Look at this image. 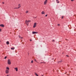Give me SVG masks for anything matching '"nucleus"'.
<instances>
[{"mask_svg":"<svg viewBox=\"0 0 76 76\" xmlns=\"http://www.w3.org/2000/svg\"><path fill=\"white\" fill-rule=\"evenodd\" d=\"M8 64L9 65L11 64V62H10V59H8Z\"/></svg>","mask_w":76,"mask_h":76,"instance_id":"obj_1","label":"nucleus"},{"mask_svg":"<svg viewBox=\"0 0 76 76\" xmlns=\"http://www.w3.org/2000/svg\"><path fill=\"white\" fill-rule=\"evenodd\" d=\"M36 26H37V23H35L34 24L33 28H35L36 27Z\"/></svg>","mask_w":76,"mask_h":76,"instance_id":"obj_2","label":"nucleus"},{"mask_svg":"<svg viewBox=\"0 0 76 76\" xmlns=\"http://www.w3.org/2000/svg\"><path fill=\"white\" fill-rule=\"evenodd\" d=\"M9 70L7 69L5 71V73H6V74H8V73H9Z\"/></svg>","mask_w":76,"mask_h":76,"instance_id":"obj_3","label":"nucleus"},{"mask_svg":"<svg viewBox=\"0 0 76 76\" xmlns=\"http://www.w3.org/2000/svg\"><path fill=\"white\" fill-rule=\"evenodd\" d=\"M27 25H28V24H29V22L27 20H26L25 21Z\"/></svg>","mask_w":76,"mask_h":76,"instance_id":"obj_4","label":"nucleus"},{"mask_svg":"<svg viewBox=\"0 0 76 76\" xmlns=\"http://www.w3.org/2000/svg\"><path fill=\"white\" fill-rule=\"evenodd\" d=\"M33 34H38V32L33 31L32 32Z\"/></svg>","mask_w":76,"mask_h":76,"instance_id":"obj_5","label":"nucleus"},{"mask_svg":"<svg viewBox=\"0 0 76 76\" xmlns=\"http://www.w3.org/2000/svg\"><path fill=\"white\" fill-rule=\"evenodd\" d=\"M47 1H48L47 0H46L45 1L44 3V4H47Z\"/></svg>","mask_w":76,"mask_h":76,"instance_id":"obj_6","label":"nucleus"},{"mask_svg":"<svg viewBox=\"0 0 76 76\" xmlns=\"http://www.w3.org/2000/svg\"><path fill=\"white\" fill-rule=\"evenodd\" d=\"M14 69L16 70V72H18V69L17 67L15 68Z\"/></svg>","mask_w":76,"mask_h":76,"instance_id":"obj_7","label":"nucleus"},{"mask_svg":"<svg viewBox=\"0 0 76 76\" xmlns=\"http://www.w3.org/2000/svg\"><path fill=\"white\" fill-rule=\"evenodd\" d=\"M0 26L1 27H4V25L3 24H1L0 25Z\"/></svg>","mask_w":76,"mask_h":76,"instance_id":"obj_8","label":"nucleus"},{"mask_svg":"<svg viewBox=\"0 0 76 76\" xmlns=\"http://www.w3.org/2000/svg\"><path fill=\"white\" fill-rule=\"evenodd\" d=\"M20 7H21V6H20V4H18V9H19V8H20Z\"/></svg>","mask_w":76,"mask_h":76,"instance_id":"obj_9","label":"nucleus"},{"mask_svg":"<svg viewBox=\"0 0 76 76\" xmlns=\"http://www.w3.org/2000/svg\"><path fill=\"white\" fill-rule=\"evenodd\" d=\"M41 13L42 14V15H44V14H45V12L43 11Z\"/></svg>","mask_w":76,"mask_h":76,"instance_id":"obj_10","label":"nucleus"},{"mask_svg":"<svg viewBox=\"0 0 76 76\" xmlns=\"http://www.w3.org/2000/svg\"><path fill=\"white\" fill-rule=\"evenodd\" d=\"M6 43L7 44L9 45V42L7 41L6 42Z\"/></svg>","mask_w":76,"mask_h":76,"instance_id":"obj_11","label":"nucleus"},{"mask_svg":"<svg viewBox=\"0 0 76 76\" xmlns=\"http://www.w3.org/2000/svg\"><path fill=\"white\" fill-rule=\"evenodd\" d=\"M7 69V70H9V68L8 67H7L6 68Z\"/></svg>","mask_w":76,"mask_h":76,"instance_id":"obj_12","label":"nucleus"},{"mask_svg":"<svg viewBox=\"0 0 76 76\" xmlns=\"http://www.w3.org/2000/svg\"><path fill=\"white\" fill-rule=\"evenodd\" d=\"M62 60H61V61H58V63H61V62H62Z\"/></svg>","mask_w":76,"mask_h":76,"instance_id":"obj_13","label":"nucleus"},{"mask_svg":"<svg viewBox=\"0 0 76 76\" xmlns=\"http://www.w3.org/2000/svg\"><path fill=\"white\" fill-rule=\"evenodd\" d=\"M35 75L37 76H39V75H38V74H37V73H35Z\"/></svg>","mask_w":76,"mask_h":76,"instance_id":"obj_14","label":"nucleus"},{"mask_svg":"<svg viewBox=\"0 0 76 76\" xmlns=\"http://www.w3.org/2000/svg\"><path fill=\"white\" fill-rule=\"evenodd\" d=\"M34 61H35L36 62V63H38V61H37L36 59H34Z\"/></svg>","mask_w":76,"mask_h":76,"instance_id":"obj_15","label":"nucleus"},{"mask_svg":"<svg viewBox=\"0 0 76 76\" xmlns=\"http://www.w3.org/2000/svg\"><path fill=\"white\" fill-rule=\"evenodd\" d=\"M28 12H29V11H26V13H28Z\"/></svg>","mask_w":76,"mask_h":76,"instance_id":"obj_16","label":"nucleus"},{"mask_svg":"<svg viewBox=\"0 0 76 76\" xmlns=\"http://www.w3.org/2000/svg\"><path fill=\"white\" fill-rule=\"evenodd\" d=\"M14 9H19V8L18 7H16V8H14Z\"/></svg>","mask_w":76,"mask_h":76,"instance_id":"obj_17","label":"nucleus"},{"mask_svg":"<svg viewBox=\"0 0 76 76\" xmlns=\"http://www.w3.org/2000/svg\"><path fill=\"white\" fill-rule=\"evenodd\" d=\"M11 50H14V49H15V48H11Z\"/></svg>","mask_w":76,"mask_h":76,"instance_id":"obj_18","label":"nucleus"},{"mask_svg":"<svg viewBox=\"0 0 76 76\" xmlns=\"http://www.w3.org/2000/svg\"><path fill=\"white\" fill-rule=\"evenodd\" d=\"M31 62V63H34V61H33V60H32Z\"/></svg>","mask_w":76,"mask_h":76,"instance_id":"obj_19","label":"nucleus"},{"mask_svg":"<svg viewBox=\"0 0 76 76\" xmlns=\"http://www.w3.org/2000/svg\"><path fill=\"white\" fill-rule=\"evenodd\" d=\"M28 22H30L31 20H28Z\"/></svg>","mask_w":76,"mask_h":76,"instance_id":"obj_20","label":"nucleus"},{"mask_svg":"<svg viewBox=\"0 0 76 76\" xmlns=\"http://www.w3.org/2000/svg\"><path fill=\"white\" fill-rule=\"evenodd\" d=\"M42 63H43V62H41L40 63V64H42Z\"/></svg>","mask_w":76,"mask_h":76,"instance_id":"obj_21","label":"nucleus"},{"mask_svg":"<svg viewBox=\"0 0 76 76\" xmlns=\"http://www.w3.org/2000/svg\"><path fill=\"white\" fill-rule=\"evenodd\" d=\"M7 58V56H5V57H4V59H6V58Z\"/></svg>","mask_w":76,"mask_h":76,"instance_id":"obj_22","label":"nucleus"},{"mask_svg":"<svg viewBox=\"0 0 76 76\" xmlns=\"http://www.w3.org/2000/svg\"><path fill=\"white\" fill-rule=\"evenodd\" d=\"M63 18H64V16H62V19H63Z\"/></svg>","mask_w":76,"mask_h":76,"instance_id":"obj_23","label":"nucleus"},{"mask_svg":"<svg viewBox=\"0 0 76 76\" xmlns=\"http://www.w3.org/2000/svg\"><path fill=\"white\" fill-rule=\"evenodd\" d=\"M52 41L53 42H55V40H53Z\"/></svg>","mask_w":76,"mask_h":76,"instance_id":"obj_24","label":"nucleus"},{"mask_svg":"<svg viewBox=\"0 0 76 76\" xmlns=\"http://www.w3.org/2000/svg\"><path fill=\"white\" fill-rule=\"evenodd\" d=\"M43 63H44V64H45V62H43Z\"/></svg>","mask_w":76,"mask_h":76,"instance_id":"obj_25","label":"nucleus"},{"mask_svg":"<svg viewBox=\"0 0 76 76\" xmlns=\"http://www.w3.org/2000/svg\"><path fill=\"white\" fill-rule=\"evenodd\" d=\"M18 37H19V38H20V36L19 35V36H18Z\"/></svg>","mask_w":76,"mask_h":76,"instance_id":"obj_26","label":"nucleus"},{"mask_svg":"<svg viewBox=\"0 0 76 76\" xmlns=\"http://www.w3.org/2000/svg\"><path fill=\"white\" fill-rule=\"evenodd\" d=\"M60 3V1H58L57 2V3Z\"/></svg>","mask_w":76,"mask_h":76,"instance_id":"obj_27","label":"nucleus"},{"mask_svg":"<svg viewBox=\"0 0 76 76\" xmlns=\"http://www.w3.org/2000/svg\"><path fill=\"white\" fill-rule=\"evenodd\" d=\"M0 32H1V29H0Z\"/></svg>","mask_w":76,"mask_h":76,"instance_id":"obj_28","label":"nucleus"},{"mask_svg":"<svg viewBox=\"0 0 76 76\" xmlns=\"http://www.w3.org/2000/svg\"><path fill=\"white\" fill-rule=\"evenodd\" d=\"M47 15H45V17H47Z\"/></svg>","mask_w":76,"mask_h":76,"instance_id":"obj_29","label":"nucleus"},{"mask_svg":"<svg viewBox=\"0 0 76 76\" xmlns=\"http://www.w3.org/2000/svg\"><path fill=\"white\" fill-rule=\"evenodd\" d=\"M2 4H4V2H2Z\"/></svg>","mask_w":76,"mask_h":76,"instance_id":"obj_30","label":"nucleus"},{"mask_svg":"<svg viewBox=\"0 0 76 76\" xmlns=\"http://www.w3.org/2000/svg\"><path fill=\"white\" fill-rule=\"evenodd\" d=\"M58 26H60V24H58Z\"/></svg>","mask_w":76,"mask_h":76,"instance_id":"obj_31","label":"nucleus"},{"mask_svg":"<svg viewBox=\"0 0 76 76\" xmlns=\"http://www.w3.org/2000/svg\"><path fill=\"white\" fill-rule=\"evenodd\" d=\"M66 57H69V56H68V55H66Z\"/></svg>","mask_w":76,"mask_h":76,"instance_id":"obj_32","label":"nucleus"},{"mask_svg":"<svg viewBox=\"0 0 76 76\" xmlns=\"http://www.w3.org/2000/svg\"><path fill=\"white\" fill-rule=\"evenodd\" d=\"M74 0H71V1H74Z\"/></svg>","mask_w":76,"mask_h":76,"instance_id":"obj_33","label":"nucleus"},{"mask_svg":"<svg viewBox=\"0 0 76 76\" xmlns=\"http://www.w3.org/2000/svg\"><path fill=\"white\" fill-rule=\"evenodd\" d=\"M30 41H32V39H30Z\"/></svg>","mask_w":76,"mask_h":76,"instance_id":"obj_34","label":"nucleus"},{"mask_svg":"<svg viewBox=\"0 0 76 76\" xmlns=\"http://www.w3.org/2000/svg\"><path fill=\"white\" fill-rule=\"evenodd\" d=\"M7 76H9V75H7Z\"/></svg>","mask_w":76,"mask_h":76,"instance_id":"obj_35","label":"nucleus"},{"mask_svg":"<svg viewBox=\"0 0 76 76\" xmlns=\"http://www.w3.org/2000/svg\"><path fill=\"white\" fill-rule=\"evenodd\" d=\"M56 1H58V0H56Z\"/></svg>","mask_w":76,"mask_h":76,"instance_id":"obj_36","label":"nucleus"},{"mask_svg":"<svg viewBox=\"0 0 76 76\" xmlns=\"http://www.w3.org/2000/svg\"><path fill=\"white\" fill-rule=\"evenodd\" d=\"M34 18H35V19H36V18H37V17H35Z\"/></svg>","mask_w":76,"mask_h":76,"instance_id":"obj_37","label":"nucleus"},{"mask_svg":"<svg viewBox=\"0 0 76 76\" xmlns=\"http://www.w3.org/2000/svg\"><path fill=\"white\" fill-rule=\"evenodd\" d=\"M21 39H22V38H23V37H21Z\"/></svg>","mask_w":76,"mask_h":76,"instance_id":"obj_38","label":"nucleus"},{"mask_svg":"<svg viewBox=\"0 0 76 76\" xmlns=\"http://www.w3.org/2000/svg\"><path fill=\"white\" fill-rule=\"evenodd\" d=\"M67 72H66L65 73V74H66Z\"/></svg>","mask_w":76,"mask_h":76,"instance_id":"obj_39","label":"nucleus"},{"mask_svg":"<svg viewBox=\"0 0 76 76\" xmlns=\"http://www.w3.org/2000/svg\"><path fill=\"white\" fill-rule=\"evenodd\" d=\"M53 60H54V58H52Z\"/></svg>","mask_w":76,"mask_h":76,"instance_id":"obj_40","label":"nucleus"},{"mask_svg":"<svg viewBox=\"0 0 76 76\" xmlns=\"http://www.w3.org/2000/svg\"><path fill=\"white\" fill-rule=\"evenodd\" d=\"M1 42V40H0V42Z\"/></svg>","mask_w":76,"mask_h":76,"instance_id":"obj_41","label":"nucleus"}]
</instances>
